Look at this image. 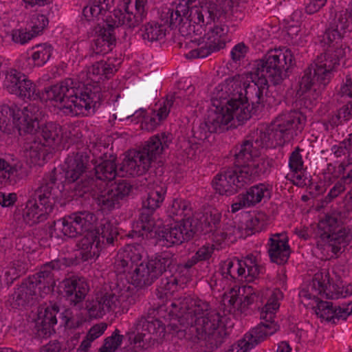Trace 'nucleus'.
I'll use <instances>...</instances> for the list:
<instances>
[{"instance_id": "603ef678", "label": "nucleus", "mask_w": 352, "mask_h": 352, "mask_svg": "<svg viewBox=\"0 0 352 352\" xmlns=\"http://www.w3.org/2000/svg\"><path fill=\"white\" fill-rule=\"evenodd\" d=\"M352 118V101L340 108L335 115L329 120L332 126H338L344 121H348Z\"/></svg>"}, {"instance_id": "b1692460", "label": "nucleus", "mask_w": 352, "mask_h": 352, "mask_svg": "<svg viewBox=\"0 0 352 352\" xmlns=\"http://www.w3.org/2000/svg\"><path fill=\"white\" fill-rule=\"evenodd\" d=\"M197 224L192 221L179 222L176 220L175 225L161 231L160 241L168 247L179 245L185 241H189L197 232Z\"/></svg>"}, {"instance_id": "f8f14e48", "label": "nucleus", "mask_w": 352, "mask_h": 352, "mask_svg": "<svg viewBox=\"0 0 352 352\" xmlns=\"http://www.w3.org/2000/svg\"><path fill=\"white\" fill-rule=\"evenodd\" d=\"M92 160H91V151L88 148L78 149L76 152L69 155L65 160V179L69 183H74L80 179V183L77 182L74 188L79 196L89 192L96 186L94 177L87 176V170L90 168Z\"/></svg>"}, {"instance_id": "a19ab883", "label": "nucleus", "mask_w": 352, "mask_h": 352, "mask_svg": "<svg viewBox=\"0 0 352 352\" xmlns=\"http://www.w3.org/2000/svg\"><path fill=\"white\" fill-rule=\"evenodd\" d=\"M46 145L41 142H37L35 140L30 143H26L25 150L26 151V155L29 157L30 160L33 164L42 165L48 153L45 148Z\"/></svg>"}, {"instance_id": "4d7b16f0", "label": "nucleus", "mask_w": 352, "mask_h": 352, "mask_svg": "<svg viewBox=\"0 0 352 352\" xmlns=\"http://www.w3.org/2000/svg\"><path fill=\"white\" fill-rule=\"evenodd\" d=\"M123 257H125L132 264L135 265V267L140 264H138L142 258V248L140 245H127L122 252Z\"/></svg>"}, {"instance_id": "2f4dec72", "label": "nucleus", "mask_w": 352, "mask_h": 352, "mask_svg": "<svg viewBox=\"0 0 352 352\" xmlns=\"http://www.w3.org/2000/svg\"><path fill=\"white\" fill-rule=\"evenodd\" d=\"M116 25V22L107 19V21L102 27H99L100 30L97 32L98 36L94 41V44L92 46L93 52L89 55V58L94 57L95 55H103L112 50V46L116 43L113 31L115 28H117Z\"/></svg>"}, {"instance_id": "f704fd0d", "label": "nucleus", "mask_w": 352, "mask_h": 352, "mask_svg": "<svg viewBox=\"0 0 352 352\" xmlns=\"http://www.w3.org/2000/svg\"><path fill=\"white\" fill-rule=\"evenodd\" d=\"M221 214L217 210L206 211L203 214H197L195 219L197 220V232L204 234L212 233L216 234L220 224Z\"/></svg>"}, {"instance_id": "f257e3e1", "label": "nucleus", "mask_w": 352, "mask_h": 352, "mask_svg": "<svg viewBox=\"0 0 352 352\" xmlns=\"http://www.w3.org/2000/svg\"><path fill=\"white\" fill-rule=\"evenodd\" d=\"M295 65L294 54L291 49L275 50L269 52L262 58L256 60L253 71L234 76L228 84L233 92L237 83L243 89L241 101L243 103L252 104L253 113L256 111V105L267 104L276 105L280 100L268 96V82L278 85L288 77V72Z\"/></svg>"}, {"instance_id": "8fccbe9b", "label": "nucleus", "mask_w": 352, "mask_h": 352, "mask_svg": "<svg viewBox=\"0 0 352 352\" xmlns=\"http://www.w3.org/2000/svg\"><path fill=\"white\" fill-rule=\"evenodd\" d=\"M19 175V170L16 165L12 166L5 160L0 158V181H9V182H16V177Z\"/></svg>"}, {"instance_id": "c85d7f7f", "label": "nucleus", "mask_w": 352, "mask_h": 352, "mask_svg": "<svg viewBox=\"0 0 352 352\" xmlns=\"http://www.w3.org/2000/svg\"><path fill=\"white\" fill-rule=\"evenodd\" d=\"M133 333H136L134 337L135 344H140L149 340L151 338H146L147 332L153 334L156 338H162L166 334V326L159 319L141 316L133 324Z\"/></svg>"}, {"instance_id": "3c124183", "label": "nucleus", "mask_w": 352, "mask_h": 352, "mask_svg": "<svg viewBox=\"0 0 352 352\" xmlns=\"http://www.w3.org/2000/svg\"><path fill=\"white\" fill-rule=\"evenodd\" d=\"M352 170L349 169V173L346 176H343L339 181H338L333 187L330 190L327 196L326 197V202L331 201L333 199L337 197L341 192H344L346 189V186L349 185L352 182Z\"/></svg>"}, {"instance_id": "774afa93", "label": "nucleus", "mask_w": 352, "mask_h": 352, "mask_svg": "<svg viewBox=\"0 0 352 352\" xmlns=\"http://www.w3.org/2000/svg\"><path fill=\"white\" fill-rule=\"evenodd\" d=\"M214 250L213 245H203L197 250L194 256L198 262L208 261L212 256Z\"/></svg>"}, {"instance_id": "7ed1b4c3", "label": "nucleus", "mask_w": 352, "mask_h": 352, "mask_svg": "<svg viewBox=\"0 0 352 352\" xmlns=\"http://www.w3.org/2000/svg\"><path fill=\"white\" fill-rule=\"evenodd\" d=\"M234 87L236 92H233L228 87L226 92H229L228 98L221 101L219 107L210 109L205 122L196 130L193 129L196 138L205 139L208 137L207 133H216L218 131L235 128L251 118L254 108H250L249 104L243 103L241 101L243 89L239 86V83Z\"/></svg>"}, {"instance_id": "dca6fc26", "label": "nucleus", "mask_w": 352, "mask_h": 352, "mask_svg": "<svg viewBox=\"0 0 352 352\" xmlns=\"http://www.w3.org/2000/svg\"><path fill=\"white\" fill-rule=\"evenodd\" d=\"M166 192V187L162 186H155L147 195L145 199L142 201V206L140 211L138 221L137 222V228L139 232H142L140 235L146 237L152 236V233L155 230V220L153 217L155 210L160 207L164 200V196Z\"/></svg>"}, {"instance_id": "f03ea898", "label": "nucleus", "mask_w": 352, "mask_h": 352, "mask_svg": "<svg viewBox=\"0 0 352 352\" xmlns=\"http://www.w3.org/2000/svg\"><path fill=\"white\" fill-rule=\"evenodd\" d=\"M306 112L290 111L278 116L265 131H261L254 140H244L234 154L236 168L249 166L251 161L260 155V149L274 145H281L290 141L303 130Z\"/></svg>"}, {"instance_id": "7c9ffc66", "label": "nucleus", "mask_w": 352, "mask_h": 352, "mask_svg": "<svg viewBox=\"0 0 352 352\" xmlns=\"http://www.w3.org/2000/svg\"><path fill=\"white\" fill-rule=\"evenodd\" d=\"M60 287L70 305L79 307L89 290L88 283L84 278L75 276L63 280L60 283Z\"/></svg>"}, {"instance_id": "2eb2a0df", "label": "nucleus", "mask_w": 352, "mask_h": 352, "mask_svg": "<svg viewBox=\"0 0 352 352\" xmlns=\"http://www.w3.org/2000/svg\"><path fill=\"white\" fill-rule=\"evenodd\" d=\"M78 241L77 246L84 261L98 257L107 245L113 244L118 235V228L109 221L102 223L98 230H88Z\"/></svg>"}, {"instance_id": "c03bdc74", "label": "nucleus", "mask_w": 352, "mask_h": 352, "mask_svg": "<svg viewBox=\"0 0 352 352\" xmlns=\"http://www.w3.org/2000/svg\"><path fill=\"white\" fill-rule=\"evenodd\" d=\"M107 328V324L101 322L94 325L87 332L85 338L81 342L77 352H88L91 347V343L101 336Z\"/></svg>"}, {"instance_id": "a18cd8bd", "label": "nucleus", "mask_w": 352, "mask_h": 352, "mask_svg": "<svg viewBox=\"0 0 352 352\" xmlns=\"http://www.w3.org/2000/svg\"><path fill=\"white\" fill-rule=\"evenodd\" d=\"M338 307H333V302L319 300L315 307V312L316 315L327 321H332L336 323V320H340L338 317Z\"/></svg>"}, {"instance_id": "20e7f679", "label": "nucleus", "mask_w": 352, "mask_h": 352, "mask_svg": "<svg viewBox=\"0 0 352 352\" xmlns=\"http://www.w3.org/2000/svg\"><path fill=\"white\" fill-rule=\"evenodd\" d=\"M45 92L48 100L59 102L63 108L74 116L98 109L103 97L100 87H88L72 78L45 87Z\"/></svg>"}, {"instance_id": "37998d69", "label": "nucleus", "mask_w": 352, "mask_h": 352, "mask_svg": "<svg viewBox=\"0 0 352 352\" xmlns=\"http://www.w3.org/2000/svg\"><path fill=\"white\" fill-rule=\"evenodd\" d=\"M252 164L249 166H244L243 172L245 173L249 183L261 174L265 173L272 166V160L269 159H261L258 162L252 160Z\"/></svg>"}, {"instance_id": "4c0bfd02", "label": "nucleus", "mask_w": 352, "mask_h": 352, "mask_svg": "<svg viewBox=\"0 0 352 352\" xmlns=\"http://www.w3.org/2000/svg\"><path fill=\"white\" fill-rule=\"evenodd\" d=\"M168 215L175 221L178 219L179 222L183 223L184 221H187L188 219L189 221H192L197 224V220L195 219V215L191 210V208L184 200H173L171 206L168 208Z\"/></svg>"}, {"instance_id": "423d86ee", "label": "nucleus", "mask_w": 352, "mask_h": 352, "mask_svg": "<svg viewBox=\"0 0 352 352\" xmlns=\"http://www.w3.org/2000/svg\"><path fill=\"white\" fill-rule=\"evenodd\" d=\"M56 170L54 168L43 179L42 184L37 188L31 198L27 201L23 217L30 226L43 221L47 214L52 212L55 197L60 192L56 186Z\"/></svg>"}, {"instance_id": "864d4df0", "label": "nucleus", "mask_w": 352, "mask_h": 352, "mask_svg": "<svg viewBox=\"0 0 352 352\" xmlns=\"http://www.w3.org/2000/svg\"><path fill=\"white\" fill-rule=\"evenodd\" d=\"M124 336L120 334V331L116 329L111 336L107 337L104 342L103 346L98 352H113L122 344Z\"/></svg>"}, {"instance_id": "ddd939ff", "label": "nucleus", "mask_w": 352, "mask_h": 352, "mask_svg": "<svg viewBox=\"0 0 352 352\" xmlns=\"http://www.w3.org/2000/svg\"><path fill=\"white\" fill-rule=\"evenodd\" d=\"M173 255L168 252L156 254L137 265L131 276V283L136 287L143 288L151 285L164 274L170 271L174 265Z\"/></svg>"}, {"instance_id": "13d9d810", "label": "nucleus", "mask_w": 352, "mask_h": 352, "mask_svg": "<svg viewBox=\"0 0 352 352\" xmlns=\"http://www.w3.org/2000/svg\"><path fill=\"white\" fill-rule=\"evenodd\" d=\"M25 273V268L17 261L13 263L5 272L6 282L8 285L13 283L14 280Z\"/></svg>"}, {"instance_id": "49530a36", "label": "nucleus", "mask_w": 352, "mask_h": 352, "mask_svg": "<svg viewBox=\"0 0 352 352\" xmlns=\"http://www.w3.org/2000/svg\"><path fill=\"white\" fill-rule=\"evenodd\" d=\"M141 31L142 38L149 42L162 40L166 35L165 28L155 22L146 23L142 27Z\"/></svg>"}, {"instance_id": "58836bf2", "label": "nucleus", "mask_w": 352, "mask_h": 352, "mask_svg": "<svg viewBox=\"0 0 352 352\" xmlns=\"http://www.w3.org/2000/svg\"><path fill=\"white\" fill-rule=\"evenodd\" d=\"M116 157L110 156L109 159L104 160L94 167L96 179L111 181L119 173L115 163Z\"/></svg>"}, {"instance_id": "39448f33", "label": "nucleus", "mask_w": 352, "mask_h": 352, "mask_svg": "<svg viewBox=\"0 0 352 352\" xmlns=\"http://www.w3.org/2000/svg\"><path fill=\"white\" fill-rule=\"evenodd\" d=\"M170 133H160L151 136L139 148L130 151L120 168L121 176L124 173L138 176L146 173L152 164L160 157L172 142Z\"/></svg>"}, {"instance_id": "de8ad7c7", "label": "nucleus", "mask_w": 352, "mask_h": 352, "mask_svg": "<svg viewBox=\"0 0 352 352\" xmlns=\"http://www.w3.org/2000/svg\"><path fill=\"white\" fill-rule=\"evenodd\" d=\"M188 13H190V10L186 9L182 3L177 6L176 10L168 9L166 12V18L169 26L172 29L179 27L183 21L184 17H186Z\"/></svg>"}, {"instance_id": "a878e982", "label": "nucleus", "mask_w": 352, "mask_h": 352, "mask_svg": "<svg viewBox=\"0 0 352 352\" xmlns=\"http://www.w3.org/2000/svg\"><path fill=\"white\" fill-rule=\"evenodd\" d=\"M146 0H129L125 5L124 12L120 10H115V19H111L116 22V27L124 25L127 28H134L142 22L145 17L144 6Z\"/></svg>"}, {"instance_id": "bf43d9fd", "label": "nucleus", "mask_w": 352, "mask_h": 352, "mask_svg": "<svg viewBox=\"0 0 352 352\" xmlns=\"http://www.w3.org/2000/svg\"><path fill=\"white\" fill-rule=\"evenodd\" d=\"M115 268L118 273H128L131 274L132 276L135 270V265L125 257H123V254L120 252L115 262Z\"/></svg>"}, {"instance_id": "1a4fd4ad", "label": "nucleus", "mask_w": 352, "mask_h": 352, "mask_svg": "<svg viewBox=\"0 0 352 352\" xmlns=\"http://www.w3.org/2000/svg\"><path fill=\"white\" fill-rule=\"evenodd\" d=\"M327 51L317 57L313 64L304 70L300 80L301 87L307 89L311 85H320L324 87L330 81L335 67L340 60L345 56L342 44H331Z\"/></svg>"}, {"instance_id": "c9c22d12", "label": "nucleus", "mask_w": 352, "mask_h": 352, "mask_svg": "<svg viewBox=\"0 0 352 352\" xmlns=\"http://www.w3.org/2000/svg\"><path fill=\"white\" fill-rule=\"evenodd\" d=\"M40 135L43 139V144L47 146L58 144L63 138V130L60 125L56 122H41L39 129L34 133Z\"/></svg>"}, {"instance_id": "ea45409f", "label": "nucleus", "mask_w": 352, "mask_h": 352, "mask_svg": "<svg viewBox=\"0 0 352 352\" xmlns=\"http://www.w3.org/2000/svg\"><path fill=\"white\" fill-rule=\"evenodd\" d=\"M116 70L114 65L100 60L89 67L87 74L92 80L99 81L109 78Z\"/></svg>"}, {"instance_id": "f3484780", "label": "nucleus", "mask_w": 352, "mask_h": 352, "mask_svg": "<svg viewBox=\"0 0 352 352\" xmlns=\"http://www.w3.org/2000/svg\"><path fill=\"white\" fill-rule=\"evenodd\" d=\"M132 190L133 186L127 180H120L100 188L95 201L102 211L109 212L120 208Z\"/></svg>"}, {"instance_id": "6e6552de", "label": "nucleus", "mask_w": 352, "mask_h": 352, "mask_svg": "<svg viewBox=\"0 0 352 352\" xmlns=\"http://www.w3.org/2000/svg\"><path fill=\"white\" fill-rule=\"evenodd\" d=\"M12 118L13 124L19 134H34L38 129L44 116L42 108L35 103L29 104L21 109L17 105L0 106V133H10V118Z\"/></svg>"}, {"instance_id": "338daca9", "label": "nucleus", "mask_w": 352, "mask_h": 352, "mask_svg": "<svg viewBox=\"0 0 352 352\" xmlns=\"http://www.w3.org/2000/svg\"><path fill=\"white\" fill-rule=\"evenodd\" d=\"M244 265L246 266L248 275L245 276L246 278L250 277L248 281H250L252 278L256 277L258 273L259 270L258 265L255 263V259L253 256H248L244 261Z\"/></svg>"}, {"instance_id": "0eeeda50", "label": "nucleus", "mask_w": 352, "mask_h": 352, "mask_svg": "<svg viewBox=\"0 0 352 352\" xmlns=\"http://www.w3.org/2000/svg\"><path fill=\"white\" fill-rule=\"evenodd\" d=\"M220 316L214 311H206L195 319V324L188 329V339L199 344L204 352H213L221 347L226 336L219 327Z\"/></svg>"}, {"instance_id": "09e8293b", "label": "nucleus", "mask_w": 352, "mask_h": 352, "mask_svg": "<svg viewBox=\"0 0 352 352\" xmlns=\"http://www.w3.org/2000/svg\"><path fill=\"white\" fill-rule=\"evenodd\" d=\"M179 32L182 36H201L206 30L203 29V27L199 23H194L189 17V13L186 17V21L179 25Z\"/></svg>"}, {"instance_id": "6e6d98bb", "label": "nucleus", "mask_w": 352, "mask_h": 352, "mask_svg": "<svg viewBox=\"0 0 352 352\" xmlns=\"http://www.w3.org/2000/svg\"><path fill=\"white\" fill-rule=\"evenodd\" d=\"M34 48L36 50L32 57L34 61H39L38 64H45L52 56V46L50 45H37Z\"/></svg>"}, {"instance_id": "052dcab7", "label": "nucleus", "mask_w": 352, "mask_h": 352, "mask_svg": "<svg viewBox=\"0 0 352 352\" xmlns=\"http://www.w3.org/2000/svg\"><path fill=\"white\" fill-rule=\"evenodd\" d=\"M265 225L263 214H258L247 221L246 229L251 230L253 233L259 232L265 228Z\"/></svg>"}, {"instance_id": "a211bd4d", "label": "nucleus", "mask_w": 352, "mask_h": 352, "mask_svg": "<svg viewBox=\"0 0 352 352\" xmlns=\"http://www.w3.org/2000/svg\"><path fill=\"white\" fill-rule=\"evenodd\" d=\"M72 313L69 309L63 308L60 311L59 306L51 304L41 311L36 323V333L39 337L46 338L55 332L54 326L59 323L60 327L72 328L71 322Z\"/></svg>"}, {"instance_id": "e433bc0d", "label": "nucleus", "mask_w": 352, "mask_h": 352, "mask_svg": "<svg viewBox=\"0 0 352 352\" xmlns=\"http://www.w3.org/2000/svg\"><path fill=\"white\" fill-rule=\"evenodd\" d=\"M300 89L298 94H300V98L296 101V106L300 109L310 111L315 105L316 99L319 97L320 88L322 85H311L310 87L305 89L301 87L300 81L299 82Z\"/></svg>"}, {"instance_id": "6ab92c4d", "label": "nucleus", "mask_w": 352, "mask_h": 352, "mask_svg": "<svg viewBox=\"0 0 352 352\" xmlns=\"http://www.w3.org/2000/svg\"><path fill=\"white\" fill-rule=\"evenodd\" d=\"M122 289L118 285L110 287L109 289H104L96 295L94 299L87 302L86 307L89 314L92 318H101L107 312L113 311L120 305L122 296Z\"/></svg>"}, {"instance_id": "72a5a7b5", "label": "nucleus", "mask_w": 352, "mask_h": 352, "mask_svg": "<svg viewBox=\"0 0 352 352\" xmlns=\"http://www.w3.org/2000/svg\"><path fill=\"white\" fill-rule=\"evenodd\" d=\"M38 291L35 289L32 280H26L14 291L8 302L12 308L18 309L33 305L38 298Z\"/></svg>"}, {"instance_id": "412c9836", "label": "nucleus", "mask_w": 352, "mask_h": 352, "mask_svg": "<svg viewBox=\"0 0 352 352\" xmlns=\"http://www.w3.org/2000/svg\"><path fill=\"white\" fill-rule=\"evenodd\" d=\"M94 220L93 213L84 211L66 216L54 223L65 236L73 238L91 229Z\"/></svg>"}, {"instance_id": "9d476101", "label": "nucleus", "mask_w": 352, "mask_h": 352, "mask_svg": "<svg viewBox=\"0 0 352 352\" xmlns=\"http://www.w3.org/2000/svg\"><path fill=\"white\" fill-rule=\"evenodd\" d=\"M278 295L281 296L278 289L272 293L261 311L260 318L263 321L245 335L244 338L239 341L236 352H247L279 330V325L274 321L276 311L279 308Z\"/></svg>"}, {"instance_id": "c756f323", "label": "nucleus", "mask_w": 352, "mask_h": 352, "mask_svg": "<svg viewBox=\"0 0 352 352\" xmlns=\"http://www.w3.org/2000/svg\"><path fill=\"white\" fill-rule=\"evenodd\" d=\"M223 14L222 8L213 2H204L190 8L189 17L194 23H199L203 29L214 22Z\"/></svg>"}, {"instance_id": "9b49d317", "label": "nucleus", "mask_w": 352, "mask_h": 352, "mask_svg": "<svg viewBox=\"0 0 352 352\" xmlns=\"http://www.w3.org/2000/svg\"><path fill=\"white\" fill-rule=\"evenodd\" d=\"M170 314L175 316L166 327L169 333L185 331L188 336L190 327L195 324V319L208 311L209 305L201 300L190 297L175 300L170 304Z\"/></svg>"}, {"instance_id": "5fc2aeb1", "label": "nucleus", "mask_w": 352, "mask_h": 352, "mask_svg": "<svg viewBox=\"0 0 352 352\" xmlns=\"http://www.w3.org/2000/svg\"><path fill=\"white\" fill-rule=\"evenodd\" d=\"M221 8L226 16H232L236 19H241L243 17L242 6L238 0H226Z\"/></svg>"}, {"instance_id": "680f3d73", "label": "nucleus", "mask_w": 352, "mask_h": 352, "mask_svg": "<svg viewBox=\"0 0 352 352\" xmlns=\"http://www.w3.org/2000/svg\"><path fill=\"white\" fill-rule=\"evenodd\" d=\"M300 151H302V149L298 146L290 155L289 166L294 172L301 171L303 168V161L300 153Z\"/></svg>"}, {"instance_id": "4468645a", "label": "nucleus", "mask_w": 352, "mask_h": 352, "mask_svg": "<svg viewBox=\"0 0 352 352\" xmlns=\"http://www.w3.org/2000/svg\"><path fill=\"white\" fill-rule=\"evenodd\" d=\"M316 234L317 248L331 251L336 255L344 251L351 238L339 226L337 219L331 216L319 221Z\"/></svg>"}, {"instance_id": "aec40b11", "label": "nucleus", "mask_w": 352, "mask_h": 352, "mask_svg": "<svg viewBox=\"0 0 352 352\" xmlns=\"http://www.w3.org/2000/svg\"><path fill=\"white\" fill-rule=\"evenodd\" d=\"M243 168L221 170L213 180L214 188L220 195L230 196L249 184Z\"/></svg>"}, {"instance_id": "69168bd1", "label": "nucleus", "mask_w": 352, "mask_h": 352, "mask_svg": "<svg viewBox=\"0 0 352 352\" xmlns=\"http://www.w3.org/2000/svg\"><path fill=\"white\" fill-rule=\"evenodd\" d=\"M248 52V47L244 43L236 44L231 51V58L235 63L243 59Z\"/></svg>"}, {"instance_id": "5701e85b", "label": "nucleus", "mask_w": 352, "mask_h": 352, "mask_svg": "<svg viewBox=\"0 0 352 352\" xmlns=\"http://www.w3.org/2000/svg\"><path fill=\"white\" fill-rule=\"evenodd\" d=\"M351 24V14L347 10L331 14L329 19L328 28L322 36V41L329 45L332 44L333 47L342 44L344 34Z\"/></svg>"}, {"instance_id": "0e129e2a", "label": "nucleus", "mask_w": 352, "mask_h": 352, "mask_svg": "<svg viewBox=\"0 0 352 352\" xmlns=\"http://www.w3.org/2000/svg\"><path fill=\"white\" fill-rule=\"evenodd\" d=\"M239 230L238 228H236L234 226H232V224L226 226L222 230L217 231V234H215L217 236H220L221 239H217V241H224V240H230L231 241H233L232 237L234 236V239L236 238V235L237 234H239Z\"/></svg>"}, {"instance_id": "393cba45", "label": "nucleus", "mask_w": 352, "mask_h": 352, "mask_svg": "<svg viewBox=\"0 0 352 352\" xmlns=\"http://www.w3.org/2000/svg\"><path fill=\"white\" fill-rule=\"evenodd\" d=\"M146 0H129L125 5L124 12L120 10H115V19H111L116 22V27L124 25L127 28H134L142 22L145 17L144 6Z\"/></svg>"}, {"instance_id": "4be33fe9", "label": "nucleus", "mask_w": 352, "mask_h": 352, "mask_svg": "<svg viewBox=\"0 0 352 352\" xmlns=\"http://www.w3.org/2000/svg\"><path fill=\"white\" fill-rule=\"evenodd\" d=\"M5 83L10 94H14L23 100H36L39 98L34 82L24 74L16 69H10L8 72Z\"/></svg>"}, {"instance_id": "e2e57ef3", "label": "nucleus", "mask_w": 352, "mask_h": 352, "mask_svg": "<svg viewBox=\"0 0 352 352\" xmlns=\"http://www.w3.org/2000/svg\"><path fill=\"white\" fill-rule=\"evenodd\" d=\"M31 23H32V32L35 36L41 32L48 24V19L43 14H34L32 16Z\"/></svg>"}, {"instance_id": "79ce46f5", "label": "nucleus", "mask_w": 352, "mask_h": 352, "mask_svg": "<svg viewBox=\"0 0 352 352\" xmlns=\"http://www.w3.org/2000/svg\"><path fill=\"white\" fill-rule=\"evenodd\" d=\"M271 190L269 186L264 184H259L258 185L252 186L244 196L246 197V203H249L250 206H254L264 199L265 201L271 197Z\"/></svg>"}, {"instance_id": "bb28decb", "label": "nucleus", "mask_w": 352, "mask_h": 352, "mask_svg": "<svg viewBox=\"0 0 352 352\" xmlns=\"http://www.w3.org/2000/svg\"><path fill=\"white\" fill-rule=\"evenodd\" d=\"M228 32L226 25H216L210 28L207 33L204 34V39L206 41L205 45L193 50L190 52L192 58H205L213 52H218L226 46L224 36Z\"/></svg>"}, {"instance_id": "cd10ccee", "label": "nucleus", "mask_w": 352, "mask_h": 352, "mask_svg": "<svg viewBox=\"0 0 352 352\" xmlns=\"http://www.w3.org/2000/svg\"><path fill=\"white\" fill-rule=\"evenodd\" d=\"M63 263L59 260H54L44 265L40 272L30 278L34 285V288L38 291L40 297L43 294H47L54 291L56 285L55 272H58Z\"/></svg>"}, {"instance_id": "473e14b6", "label": "nucleus", "mask_w": 352, "mask_h": 352, "mask_svg": "<svg viewBox=\"0 0 352 352\" xmlns=\"http://www.w3.org/2000/svg\"><path fill=\"white\" fill-rule=\"evenodd\" d=\"M268 253L271 261L278 265L287 263L291 250L288 244V239L285 233L272 234L269 239Z\"/></svg>"}]
</instances>
